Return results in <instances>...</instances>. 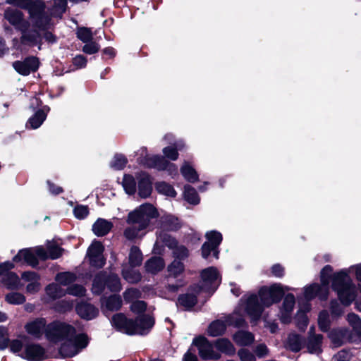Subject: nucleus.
Listing matches in <instances>:
<instances>
[{"label": "nucleus", "mask_w": 361, "mask_h": 361, "mask_svg": "<svg viewBox=\"0 0 361 361\" xmlns=\"http://www.w3.org/2000/svg\"><path fill=\"white\" fill-rule=\"evenodd\" d=\"M25 329L35 338H40L44 332L48 341L60 343L59 351L63 357L75 356L89 343L87 334L77 332L75 327L65 322L56 321L47 325L44 318H37L27 323Z\"/></svg>", "instance_id": "1"}, {"label": "nucleus", "mask_w": 361, "mask_h": 361, "mask_svg": "<svg viewBox=\"0 0 361 361\" xmlns=\"http://www.w3.org/2000/svg\"><path fill=\"white\" fill-rule=\"evenodd\" d=\"M351 272H354L358 282V289L361 292V263L334 273L331 277V288L345 306L350 305L357 295V288L350 276Z\"/></svg>", "instance_id": "2"}, {"label": "nucleus", "mask_w": 361, "mask_h": 361, "mask_svg": "<svg viewBox=\"0 0 361 361\" xmlns=\"http://www.w3.org/2000/svg\"><path fill=\"white\" fill-rule=\"evenodd\" d=\"M279 285L263 287L259 291V297L256 295L245 296L240 300V306H243V312H246L252 321L258 320L265 307H269L281 299V289Z\"/></svg>", "instance_id": "3"}, {"label": "nucleus", "mask_w": 361, "mask_h": 361, "mask_svg": "<svg viewBox=\"0 0 361 361\" xmlns=\"http://www.w3.org/2000/svg\"><path fill=\"white\" fill-rule=\"evenodd\" d=\"M333 268L330 265H326L320 272L321 283H313L303 287V298L305 302L300 307L301 310L310 311L311 305L310 301L316 297L320 300H326L329 293V283L331 281Z\"/></svg>", "instance_id": "4"}, {"label": "nucleus", "mask_w": 361, "mask_h": 361, "mask_svg": "<svg viewBox=\"0 0 361 361\" xmlns=\"http://www.w3.org/2000/svg\"><path fill=\"white\" fill-rule=\"evenodd\" d=\"M113 326L119 331L133 335L145 334L154 326V322L150 316H142L138 317L135 322L128 319L123 314H116L111 319Z\"/></svg>", "instance_id": "5"}, {"label": "nucleus", "mask_w": 361, "mask_h": 361, "mask_svg": "<svg viewBox=\"0 0 361 361\" xmlns=\"http://www.w3.org/2000/svg\"><path fill=\"white\" fill-rule=\"evenodd\" d=\"M4 17L12 25L22 32V44L31 47L40 44L41 35L36 30H27L29 24L24 20L21 11L8 8L5 11Z\"/></svg>", "instance_id": "6"}, {"label": "nucleus", "mask_w": 361, "mask_h": 361, "mask_svg": "<svg viewBox=\"0 0 361 361\" xmlns=\"http://www.w3.org/2000/svg\"><path fill=\"white\" fill-rule=\"evenodd\" d=\"M122 183L128 195H134L137 190V194L141 198H147L152 192V179L146 172L137 173L135 178L131 175H125Z\"/></svg>", "instance_id": "7"}, {"label": "nucleus", "mask_w": 361, "mask_h": 361, "mask_svg": "<svg viewBox=\"0 0 361 361\" xmlns=\"http://www.w3.org/2000/svg\"><path fill=\"white\" fill-rule=\"evenodd\" d=\"M6 1L9 4L27 8L32 22L39 30H44L48 27L49 19L44 13V6L41 0L35 1L31 0H6Z\"/></svg>", "instance_id": "8"}, {"label": "nucleus", "mask_w": 361, "mask_h": 361, "mask_svg": "<svg viewBox=\"0 0 361 361\" xmlns=\"http://www.w3.org/2000/svg\"><path fill=\"white\" fill-rule=\"evenodd\" d=\"M158 213L151 204H143L128 214L127 222L129 224H137L140 228H146L151 219L156 218Z\"/></svg>", "instance_id": "9"}, {"label": "nucleus", "mask_w": 361, "mask_h": 361, "mask_svg": "<svg viewBox=\"0 0 361 361\" xmlns=\"http://www.w3.org/2000/svg\"><path fill=\"white\" fill-rule=\"evenodd\" d=\"M244 322L242 310L240 307L232 314L227 316L225 321L218 319L212 322L208 327L207 332L211 336H218L225 332L227 325L239 327L243 325Z\"/></svg>", "instance_id": "10"}, {"label": "nucleus", "mask_w": 361, "mask_h": 361, "mask_svg": "<svg viewBox=\"0 0 361 361\" xmlns=\"http://www.w3.org/2000/svg\"><path fill=\"white\" fill-rule=\"evenodd\" d=\"M201 286H197L195 291L199 293L205 291L214 293L221 283V276L216 267H210L203 269L201 272Z\"/></svg>", "instance_id": "11"}, {"label": "nucleus", "mask_w": 361, "mask_h": 361, "mask_svg": "<svg viewBox=\"0 0 361 361\" xmlns=\"http://www.w3.org/2000/svg\"><path fill=\"white\" fill-rule=\"evenodd\" d=\"M106 285L112 292H118L121 289L120 279L116 274H111L108 277L103 272L98 274L94 279L92 290L94 294H100Z\"/></svg>", "instance_id": "12"}, {"label": "nucleus", "mask_w": 361, "mask_h": 361, "mask_svg": "<svg viewBox=\"0 0 361 361\" xmlns=\"http://www.w3.org/2000/svg\"><path fill=\"white\" fill-rule=\"evenodd\" d=\"M162 245L173 249V255L176 258L175 259H184L188 256V249L183 245L178 246L176 240L164 231H160L157 234L154 249L158 250V247Z\"/></svg>", "instance_id": "13"}, {"label": "nucleus", "mask_w": 361, "mask_h": 361, "mask_svg": "<svg viewBox=\"0 0 361 361\" xmlns=\"http://www.w3.org/2000/svg\"><path fill=\"white\" fill-rule=\"evenodd\" d=\"M192 344L197 347L199 355L203 360H217L221 357L220 353L214 350V345L203 336L194 338Z\"/></svg>", "instance_id": "14"}, {"label": "nucleus", "mask_w": 361, "mask_h": 361, "mask_svg": "<svg viewBox=\"0 0 361 361\" xmlns=\"http://www.w3.org/2000/svg\"><path fill=\"white\" fill-rule=\"evenodd\" d=\"M104 246L97 240H94L87 250V256L90 263L95 267H102L105 264V258L103 256Z\"/></svg>", "instance_id": "15"}, {"label": "nucleus", "mask_w": 361, "mask_h": 361, "mask_svg": "<svg viewBox=\"0 0 361 361\" xmlns=\"http://www.w3.org/2000/svg\"><path fill=\"white\" fill-rule=\"evenodd\" d=\"M18 355L29 361H41L45 357V350L39 344L30 343Z\"/></svg>", "instance_id": "16"}, {"label": "nucleus", "mask_w": 361, "mask_h": 361, "mask_svg": "<svg viewBox=\"0 0 361 361\" xmlns=\"http://www.w3.org/2000/svg\"><path fill=\"white\" fill-rule=\"evenodd\" d=\"M39 62L35 57H28L24 61H15L13 63V68L20 75H27L31 72L37 71Z\"/></svg>", "instance_id": "17"}, {"label": "nucleus", "mask_w": 361, "mask_h": 361, "mask_svg": "<svg viewBox=\"0 0 361 361\" xmlns=\"http://www.w3.org/2000/svg\"><path fill=\"white\" fill-rule=\"evenodd\" d=\"M295 303V298L293 294L288 293L285 296L279 313L280 319L283 323L286 324L290 322Z\"/></svg>", "instance_id": "18"}, {"label": "nucleus", "mask_w": 361, "mask_h": 361, "mask_svg": "<svg viewBox=\"0 0 361 361\" xmlns=\"http://www.w3.org/2000/svg\"><path fill=\"white\" fill-rule=\"evenodd\" d=\"M22 279L27 283L26 292L30 294H35L41 289L40 276L34 271H25L21 275Z\"/></svg>", "instance_id": "19"}, {"label": "nucleus", "mask_w": 361, "mask_h": 361, "mask_svg": "<svg viewBox=\"0 0 361 361\" xmlns=\"http://www.w3.org/2000/svg\"><path fill=\"white\" fill-rule=\"evenodd\" d=\"M150 162L147 163V166L149 168L155 169L157 171H166L169 176L172 177L177 174V166L169 161L168 159H148Z\"/></svg>", "instance_id": "20"}, {"label": "nucleus", "mask_w": 361, "mask_h": 361, "mask_svg": "<svg viewBox=\"0 0 361 361\" xmlns=\"http://www.w3.org/2000/svg\"><path fill=\"white\" fill-rule=\"evenodd\" d=\"M13 260L15 262L26 263L33 267L38 264V259L32 248L20 250Z\"/></svg>", "instance_id": "21"}, {"label": "nucleus", "mask_w": 361, "mask_h": 361, "mask_svg": "<svg viewBox=\"0 0 361 361\" xmlns=\"http://www.w3.org/2000/svg\"><path fill=\"white\" fill-rule=\"evenodd\" d=\"M314 328L310 330V336L307 342V349L310 353L319 354L322 352V343L323 336L320 334H314Z\"/></svg>", "instance_id": "22"}, {"label": "nucleus", "mask_w": 361, "mask_h": 361, "mask_svg": "<svg viewBox=\"0 0 361 361\" xmlns=\"http://www.w3.org/2000/svg\"><path fill=\"white\" fill-rule=\"evenodd\" d=\"M233 341L240 346H247L255 341L254 335L247 331L240 330L233 335Z\"/></svg>", "instance_id": "23"}, {"label": "nucleus", "mask_w": 361, "mask_h": 361, "mask_svg": "<svg viewBox=\"0 0 361 361\" xmlns=\"http://www.w3.org/2000/svg\"><path fill=\"white\" fill-rule=\"evenodd\" d=\"M76 312L83 319L90 320L94 318L98 310L93 305L88 303H80L76 306Z\"/></svg>", "instance_id": "24"}, {"label": "nucleus", "mask_w": 361, "mask_h": 361, "mask_svg": "<svg viewBox=\"0 0 361 361\" xmlns=\"http://www.w3.org/2000/svg\"><path fill=\"white\" fill-rule=\"evenodd\" d=\"M113 224L104 219H98L92 226V231L97 236L106 235L111 229Z\"/></svg>", "instance_id": "25"}, {"label": "nucleus", "mask_w": 361, "mask_h": 361, "mask_svg": "<svg viewBox=\"0 0 361 361\" xmlns=\"http://www.w3.org/2000/svg\"><path fill=\"white\" fill-rule=\"evenodd\" d=\"M165 266L164 259L160 257H152L148 259L145 263L146 271L151 274H156L161 270Z\"/></svg>", "instance_id": "26"}, {"label": "nucleus", "mask_w": 361, "mask_h": 361, "mask_svg": "<svg viewBox=\"0 0 361 361\" xmlns=\"http://www.w3.org/2000/svg\"><path fill=\"white\" fill-rule=\"evenodd\" d=\"M215 347L218 350L227 355L235 353V348L233 343L227 338H219L215 341Z\"/></svg>", "instance_id": "27"}, {"label": "nucleus", "mask_w": 361, "mask_h": 361, "mask_svg": "<svg viewBox=\"0 0 361 361\" xmlns=\"http://www.w3.org/2000/svg\"><path fill=\"white\" fill-rule=\"evenodd\" d=\"M2 280L4 286L10 290H18L21 286L20 280L14 272L6 273Z\"/></svg>", "instance_id": "28"}, {"label": "nucleus", "mask_w": 361, "mask_h": 361, "mask_svg": "<svg viewBox=\"0 0 361 361\" xmlns=\"http://www.w3.org/2000/svg\"><path fill=\"white\" fill-rule=\"evenodd\" d=\"M155 189L158 193L170 197H175L177 195L173 185L165 181H157L154 185Z\"/></svg>", "instance_id": "29"}, {"label": "nucleus", "mask_w": 361, "mask_h": 361, "mask_svg": "<svg viewBox=\"0 0 361 361\" xmlns=\"http://www.w3.org/2000/svg\"><path fill=\"white\" fill-rule=\"evenodd\" d=\"M180 173L183 178L190 183H195L198 180L199 176L192 166L188 163H184L180 168Z\"/></svg>", "instance_id": "30"}, {"label": "nucleus", "mask_w": 361, "mask_h": 361, "mask_svg": "<svg viewBox=\"0 0 361 361\" xmlns=\"http://www.w3.org/2000/svg\"><path fill=\"white\" fill-rule=\"evenodd\" d=\"M161 228L167 231H176L180 228L178 219L171 215H165L161 218Z\"/></svg>", "instance_id": "31"}, {"label": "nucleus", "mask_w": 361, "mask_h": 361, "mask_svg": "<svg viewBox=\"0 0 361 361\" xmlns=\"http://www.w3.org/2000/svg\"><path fill=\"white\" fill-rule=\"evenodd\" d=\"M45 293L50 300H56L63 297L66 290H64L59 284L52 283L45 288Z\"/></svg>", "instance_id": "32"}, {"label": "nucleus", "mask_w": 361, "mask_h": 361, "mask_svg": "<svg viewBox=\"0 0 361 361\" xmlns=\"http://www.w3.org/2000/svg\"><path fill=\"white\" fill-rule=\"evenodd\" d=\"M143 260L142 253L137 246H132L128 256L129 265L135 267L141 265Z\"/></svg>", "instance_id": "33"}, {"label": "nucleus", "mask_w": 361, "mask_h": 361, "mask_svg": "<svg viewBox=\"0 0 361 361\" xmlns=\"http://www.w3.org/2000/svg\"><path fill=\"white\" fill-rule=\"evenodd\" d=\"M133 267H125L122 270L123 279L130 283H135L141 280V274L133 269Z\"/></svg>", "instance_id": "34"}, {"label": "nucleus", "mask_w": 361, "mask_h": 361, "mask_svg": "<svg viewBox=\"0 0 361 361\" xmlns=\"http://www.w3.org/2000/svg\"><path fill=\"white\" fill-rule=\"evenodd\" d=\"M197 302L196 295L194 294L186 293L179 296L177 305L183 307L185 310L190 309Z\"/></svg>", "instance_id": "35"}, {"label": "nucleus", "mask_w": 361, "mask_h": 361, "mask_svg": "<svg viewBox=\"0 0 361 361\" xmlns=\"http://www.w3.org/2000/svg\"><path fill=\"white\" fill-rule=\"evenodd\" d=\"M183 196L189 204L196 205L200 203V197L196 190L189 185L184 186Z\"/></svg>", "instance_id": "36"}, {"label": "nucleus", "mask_w": 361, "mask_h": 361, "mask_svg": "<svg viewBox=\"0 0 361 361\" xmlns=\"http://www.w3.org/2000/svg\"><path fill=\"white\" fill-rule=\"evenodd\" d=\"M47 114L42 110H38L27 123V127L32 129L38 128L46 119Z\"/></svg>", "instance_id": "37"}, {"label": "nucleus", "mask_w": 361, "mask_h": 361, "mask_svg": "<svg viewBox=\"0 0 361 361\" xmlns=\"http://www.w3.org/2000/svg\"><path fill=\"white\" fill-rule=\"evenodd\" d=\"M303 344V339L298 334H291L288 336L286 347L294 352L299 351Z\"/></svg>", "instance_id": "38"}, {"label": "nucleus", "mask_w": 361, "mask_h": 361, "mask_svg": "<svg viewBox=\"0 0 361 361\" xmlns=\"http://www.w3.org/2000/svg\"><path fill=\"white\" fill-rule=\"evenodd\" d=\"M205 237L207 238L205 243H208L212 247L218 250V247L222 241L221 233L217 231H210L206 233Z\"/></svg>", "instance_id": "39"}, {"label": "nucleus", "mask_w": 361, "mask_h": 361, "mask_svg": "<svg viewBox=\"0 0 361 361\" xmlns=\"http://www.w3.org/2000/svg\"><path fill=\"white\" fill-rule=\"evenodd\" d=\"M145 228H140L137 224H130L124 231V235L128 240H134L142 235L141 233Z\"/></svg>", "instance_id": "40"}, {"label": "nucleus", "mask_w": 361, "mask_h": 361, "mask_svg": "<svg viewBox=\"0 0 361 361\" xmlns=\"http://www.w3.org/2000/svg\"><path fill=\"white\" fill-rule=\"evenodd\" d=\"M5 300L11 305H19L23 304L26 299L23 294L18 292H11L5 295Z\"/></svg>", "instance_id": "41"}, {"label": "nucleus", "mask_w": 361, "mask_h": 361, "mask_svg": "<svg viewBox=\"0 0 361 361\" xmlns=\"http://www.w3.org/2000/svg\"><path fill=\"white\" fill-rule=\"evenodd\" d=\"M169 276L177 277L184 271L183 264L177 259H174L167 267Z\"/></svg>", "instance_id": "42"}, {"label": "nucleus", "mask_w": 361, "mask_h": 361, "mask_svg": "<svg viewBox=\"0 0 361 361\" xmlns=\"http://www.w3.org/2000/svg\"><path fill=\"white\" fill-rule=\"evenodd\" d=\"M76 279V276L71 272H61L56 274L55 280L61 285L68 286Z\"/></svg>", "instance_id": "43"}, {"label": "nucleus", "mask_w": 361, "mask_h": 361, "mask_svg": "<svg viewBox=\"0 0 361 361\" xmlns=\"http://www.w3.org/2000/svg\"><path fill=\"white\" fill-rule=\"evenodd\" d=\"M318 324L321 331L326 332L330 327V319L327 311H322L318 317Z\"/></svg>", "instance_id": "44"}, {"label": "nucleus", "mask_w": 361, "mask_h": 361, "mask_svg": "<svg viewBox=\"0 0 361 361\" xmlns=\"http://www.w3.org/2000/svg\"><path fill=\"white\" fill-rule=\"evenodd\" d=\"M122 305V300L119 295H114L108 298L105 301V305L110 310H117Z\"/></svg>", "instance_id": "45"}, {"label": "nucleus", "mask_w": 361, "mask_h": 361, "mask_svg": "<svg viewBox=\"0 0 361 361\" xmlns=\"http://www.w3.org/2000/svg\"><path fill=\"white\" fill-rule=\"evenodd\" d=\"M347 320L353 329L361 335V319L360 317L354 313H350L348 314Z\"/></svg>", "instance_id": "46"}, {"label": "nucleus", "mask_w": 361, "mask_h": 361, "mask_svg": "<svg viewBox=\"0 0 361 361\" xmlns=\"http://www.w3.org/2000/svg\"><path fill=\"white\" fill-rule=\"evenodd\" d=\"M78 37L83 42H88L92 39L93 35L90 29L87 27H80L77 30Z\"/></svg>", "instance_id": "47"}, {"label": "nucleus", "mask_w": 361, "mask_h": 361, "mask_svg": "<svg viewBox=\"0 0 361 361\" xmlns=\"http://www.w3.org/2000/svg\"><path fill=\"white\" fill-rule=\"evenodd\" d=\"M85 288L82 286L78 284L70 286L66 290V293L68 294L76 297H81L85 295Z\"/></svg>", "instance_id": "48"}, {"label": "nucleus", "mask_w": 361, "mask_h": 361, "mask_svg": "<svg viewBox=\"0 0 361 361\" xmlns=\"http://www.w3.org/2000/svg\"><path fill=\"white\" fill-rule=\"evenodd\" d=\"M301 306H303V305L300 303V302H299V310L297 313L296 318L298 320V325L299 328L304 329L305 327L307 326L308 323V319L305 314V312H307V311L301 310Z\"/></svg>", "instance_id": "49"}, {"label": "nucleus", "mask_w": 361, "mask_h": 361, "mask_svg": "<svg viewBox=\"0 0 361 361\" xmlns=\"http://www.w3.org/2000/svg\"><path fill=\"white\" fill-rule=\"evenodd\" d=\"M212 252L216 259L219 258V250L216 248L212 247L209 244L204 243L202 246V257L207 259Z\"/></svg>", "instance_id": "50"}, {"label": "nucleus", "mask_w": 361, "mask_h": 361, "mask_svg": "<svg viewBox=\"0 0 361 361\" xmlns=\"http://www.w3.org/2000/svg\"><path fill=\"white\" fill-rule=\"evenodd\" d=\"M10 341L8 338L7 329L0 326V350H4L9 346Z\"/></svg>", "instance_id": "51"}, {"label": "nucleus", "mask_w": 361, "mask_h": 361, "mask_svg": "<svg viewBox=\"0 0 361 361\" xmlns=\"http://www.w3.org/2000/svg\"><path fill=\"white\" fill-rule=\"evenodd\" d=\"M47 250L49 259H56L62 255L63 250L54 243H50Z\"/></svg>", "instance_id": "52"}, {"label": "nucleus", "mask_w": 361, "mask_h": 361, "mask_svg": "<svg viewBox=\"0 0 361 361\" xmlns=\"http://www.w3.org/2000/svg\"><path fill=\"white\" fill-rule=\"evenodd\" d=\"M345 332L341 329H334L329 333V338L336 345H341L344 338Z\"/></svg>", "instance_id": "53"}, {"label": "nucleus", "mask_w": 361, "mask_h": 361, "mask_svg": "<svg viewBox=\"0 0 361 361\" xmlns=\"http://www.w3.org/2000/svg\"><path fill=\"white\" fill-rule=\"evenodd\" d=\"M73 214L75 218L83 219L87 216L89 209L87 206L77 205L73 209Z\"/></svg>", "instance_id": "54"}, {"label": "nucleus", "mask_w": 361, "mask_h": 361, "mask_svg": "<svg viewBox=\"0 0 361 361\" xmlns=\"http://www.w3.org/2000/svg\"><path fill=\"white\" fill-rule=\"evenodd\" d=\"M238 355L240 361H256L255 355L247 349H240Z\"/></svg>", "instance_id": "55"}, {"label": "nucleus", "mask_w": 361, "mask_h": 361, "mask_svg": "<svg viewBox=\"0 0 361 361\" xmlns=\"http://www.w3.org/2000/svg\"><path fill=\"white\" fill-rule=\"evenodd\" d=\"M85 43L86 44L82 47V51L85 53L87 54H93L99 50V45L97 43L92 42V40Z\"/></svg>", "instance_id": "56"}, {"label": "nucleus", "mask_w": 361, "mask_h": 361, "mask_svg": "<svg viewBox=\"0 0 361 361\" xmlns=\"http://www.w3.org/2000/svg\"><path fill=\"white\" fill-rule=\"evenodd\" d=\"M140 295V292L136 288H129L123 293L124 299L128 302H130L134 299L138 298Z\"/></svg>", "instance_id": "57"}, {"label": "nucleus", "mask_w": 361, "mask_h": 361, "mask_svg": "<svg viewBox=\"0 0 361 361\" xmlns=\"http://www.w3.org/2000/svg\"><path fill=\"white\" fill-rule=\"evenodd\" d=\"M146 303L143 301L136 300L130 305V310L132 312L136 314L143 312L146 309Z\"/></svg>", "instance_id": "58"}, {"label": "nucleus", "mask_w": 361, "mask_h": 361, "mask_svg": "<svg viewBox=\"0 0 361 361\" xmlns=\"http://www.w3.org/2000/svg\"><path fill=\"white\" fill-rule=\"evenodd\" d=\"M32 249L35 253L37 259L46 260L47 259H49L48 250L47 251L43 247L37 246L33 247Z\"/></svg>", "instance_id": "59"}, {"label": "nucleus", "mask_w": 361, "mask_h": 361, "mask_svg": "<svg viewBox=\"0 0 361 361\" xmlns=\"http://www.w3.org/2000/svg\"><path fill=\"white\" fill-rule=\"evenodd\" d=\"M271 274L276 278H282L285 274V269L281 264H275L271 267Z\"/></svg>", "instance_id": "60"}, {"label": "nucleus", "mask_w": 361, "mask_h": 361, "mask_svg": "<svg viewBox=\"0 0 361 361\" xmlns=\"http://www.w3.org/2000/svg\"><path fill=\"white\" fill-rule=\"evenodd\" d=\"M23 342L20 340L18 339H14L10 341L9 348L10 350L13 353H19L20 354L23 348Z\"/></svg>", "instance_id": "61"}, {"label": "nucleus", "mask_w": 361, "mask_h": 361, "mask_svg": "<svg viewBox=\"0 0 361 361\" xmlns=\"http://www.w3.org/2000/svg\"><path fill=\"white\" fill-rule=\"evenodd\" d=\"M53 13L54 14H61L66 11V0H54Z\"/></svg>", "instance_id": "62"}, {"label": "nucleus", "mask_w": 361, "mask_h": 361, "mask_svg": "<svg viewBox=\"0 0 361 361\" xmlns=\"http://www.w3.org/2000/svg\"><path fill=\"white\" fill-rule=\"evenodd\" d=\"M330 308H331V314L335 317H338V316L341 315L343 312V310L342 307L339 305L338 301H336L335 300L331 301Z\"/></svg>", "instance_id": "63"}, {"label": "nucleus", "mask_w": 361, "mask_h": 361, "mask_svg": "<svg viewBox=\"0 0 361 361\" xmlns=\"http://www.w3.org/2000/svg\"><path fill=\"white\" fill-rule=\"evenodd\" d=\"M163 152L166 158H176L178 156V149L176 147L169 146L163 149Z\"/></svg>", "instance_id": "64"}]
</instances>
